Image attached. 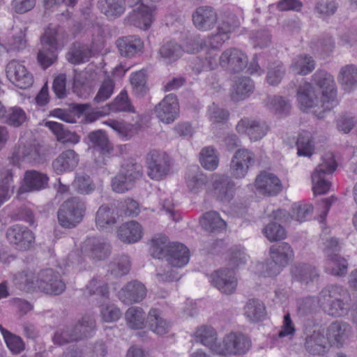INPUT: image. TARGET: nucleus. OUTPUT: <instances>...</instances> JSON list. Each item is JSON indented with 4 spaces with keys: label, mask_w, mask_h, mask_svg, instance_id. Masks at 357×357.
<instances>
[{
    "label": "nucleus",
    "mask_w": 357,
    "mask_h": 357,
    "mask_svg": "<svg viewBox=\"0 0 357 357\" xmlns=\"http://www.w3.org/2000/svg\"><path fill=\"white\" fill-rule=\"evenodd\" d=\"M318 305L328 315L341 317L348 314L352 306L349 290L341 285L329 284L319 293L317 298L307 296L297 301V313L301 317L311 316Z\"/></svg>",
    "instance_id": "nucleus-1"
},
{
    "label": "nucleus",
    "mask_w": 357,
    "mask_h": 357,
    "mask_svg": "<svg viewBox=\"0 0 357 357\" xmlns=\"http://www.w3.org/2000/svg\"><path fill=\"white\" fill-rule=\"evenodd\" d=\"M150 252L153 257L165 259L173 267L185 266L190 259V251L183 243H169L166 236L152 240Z\"/></svg>",
    "instance_id": "nucleus-2"
},
{
    "label": "nucleus",
    "mask_w": 357,
    "mask_h": 357,
    "mask_svg": "<svg viewBox=\"0 0 357 357\" xmlns=\"http://www.w3.org/2000/svg\"><path fill=\"white\" fill-rule=\"evenodd\" d=\"M26 291L38 290L47 294L59 295L66 289V284L60 274L52 268L40 271L38 275H25L22 282Z\"/></svg>",
    "instance_id": "nucleus-3"
},
{
    "label": "nucleus",
    "mask_w": 357,
    "mask_h": 357,
    "mask_svg": "<svg viewBox=\"0 0 357 357\" xmlns=\"http://www.w3.org/2000/svg\"><path fill=\"white\" fill-rule=\"evenodd\" d=\"M312 82L319 87L321 94V107H317L313 113L319 119H324V114L331 111L337 105L335 81L333 76L324 70H318L312 75Z\"/></svg>",
    "instance_id": "nucleus-4"
},
{
    "label": "nucleus",
    "mask_w": 357,
    "mask_h": 357,
    "mask_svg": "<svg viewBox=\"0 0 357 357\" xmlns=\"http://www.w3.org/2000/svg\"><path fill=\"white\" fill-rule=\"evenodd\" d=\"M63 29L60 26L50 24L41 36L42 47L37 59L40 65L46 69L57 59L58 51L62 47L60 40L63 37Z\"/></svg>",
    "instance_id": "nucleus-5"
},
{
    "label": "nucleus",
    "mask_w": 357,
    "mask_h": 357,
    "mask_svg": "<svg viewBox=\"0 0 357 357\" xmlns=\"http://www.w3.org/2000/svg\"><path fill=\"white\" fill-rule=\"evenodd\" d=\"M86 210V202L79 197L67 199L57 211L59 224L63 228L72 229L83 220Z\"/></svg>",
    "instance_id": "nucleus-6"
},
{
    "label": "nucleus",
    "mask_w": 357,
    "mask_h": 357,
    "mask_svg": "<svg viewBox=\"0 0 357 357\" xmlns=\"http://www.w3.org/2000/svg\"><path fill=\"white\" fill-rule=\"evenodd\" d=\"M143 176L142 166L133 161L122 165L119 172L112 180V188L118 193L125 192L132 189L136 181Z\"/></svg>",
    "instance_id": "nucleus-7"
},
{
    "label": "nucleus",
    "mask_w": 357,
    "mask_h": 357,
    "mask_svg": "<svg viewBox=\"0 0 357 357\" xmlns=\"http://www.w3.org/2000/svg\"><path fill=\"white\" fill-rule=\"evenodd\" d=\"M337 168V162L332 153H326L321 162L312 174V190L314 195L326 194L331 188V183L326 176L331 174Z\"/></svg>",
    "instance_id": "nucleus-8"
},
{
    "label": "nucleus",
    "mask_w": 357,
    "mask_h": 357,
    "mask_svg": "<svg viewBox=\"0 0 357 357\" xmlns=\"http://www.w3.org/2000/svg\"><path fill=\"white\" fill-rule=\"evenodd\" d=\"M147 175L151 179L160 181L165 178L170 169V159L163 151L153 149L146 155Z\"/></svg>",
    "instance_id": "nucleus-9"
},
{
    "label": "nucleus",
    "mask_w": 357,
    "mask_h": 357,
    "mask_svg": "<svg viewBox=\"0 0 357 357\" xmlns=\"http://www.w3.org/2000/svg\"><path fill=\"white\" fill-rule=\"evenodd\" d=\"M251 347L250 339L243 333H230L225 336L222 342L218 344L215 354L222 356L241 355Z\"/></svg>",
    "instance_id": "nucleus-10"
},
{
    "label": "nucleus",
    "mask_w": 357,
    "mask_h": 357,
    "mask_svg": "<svg viewBox=\"0 0 357 357\" xmlns=\"http://www.w3.org/2000/svg\"><path fill=\"white\" fill-rule=\"evenodd\" d=\"M324 245V252L327 256L328 266L326 268V271L334 275H345L347 271V262L336 253L339 251L337 239L335 238H328L325 241Z\"/></svg>",
    "instance_id": "nucleus-11"
},
{
    "label": "nucleus",
    "mask_w": 357,
    "mask_h": 357,
    "mask_svg": "<svg viewBox=\"0 0 357 357\" xmlns=\"http://www.w3.org/2000/svg\"><path fill=\"white\" fill-rule=\"evenodd\" d=\"M8 241L20 251L29 250L35 242V234L28 227L16 224L10 226L6 231Z\"/></svg>",
    "instance_id": "nucleus-12"
},
{
    "label": "nucleus",
    "mask_w": 357,
    "mask_h": 357,
    "mask_svg": "<svg viewBox=\"0 0 357 357\" xmlns=\"http://www.w3.org/2000/svg\"><path fill=\"white\" fill-rule=\"evenodd\" d=\"M305 350L312 355H323L328 349L330 343L328 337L323 330L314 329L310 331L307 327L304 329Z\"/></svg>",
    "instance_id": "nucleus-13"
},
{
    "label": "nucleus",
    "mask_w": 357,
    "mask_h": 357,
    "mask_svg": "<svg viewBox=\"0 0 357 357\" xmlns=\"http://www.w3.org/2000/svg\"><path fill=\"white\" fill-rule=\"evenodd\" d=\"M313 206L311 204L295 203L292 206L291 213L284 209H278L273 212L274 220L285 223L291 220L299 222L307 221L311 218Z\"/></svg>",
    "instance_id": "nucleus-14"
},
{
    "label": "nucleus",
    "mask_w": 357,
    "mask_h": 357,
    "mask_svg": "<svg viewBox=\"0 0 357 357\" xmlns=\"http://www.w3.org/2000/svg\"><path fill=\"white\" fill-rule=\"evenodd\" d=\"M220 65L227 70L238 73L248 66V57L240 50L229 48L225 50L220 56Z\"/></svg>",
    "instance_id": "nucleus-15"
},
{
    "label": "nucleus",
    "mask_w": 357,
    "mask_h": 357,
    "mask_svg": "<svg viewBox=\"0 0 357 357\" xmlns=\"http://www.w3.org/2000/svg\"><path fill=\"white\" fill-rule=\"evenodd\" d=\"M155 10L154 6H148L142 3L139 8L133 9L128 14L125 21L140 29L147 30L153 22Z\"/></svg>",
    "instance_id": "nucleus-16"
},
{
    "label": "nucleus",
    "mask_w": 357,
    "mask_h": 357,
    "mask_svg": "<svg viewBox=\"0 0 357 357\" xmlns=\"http://www.w3.org/2000/svg\"><path fill=\"white\" fill-rule=\"evenodd\" d=\"M16 156L22 162H29L32 165H43L49 159L47 149L40 144L20 147Z\"/></svg>",
    "instance_id": "nucleus-17"
},
{
    "label": "nucleus",
    "mask_w": 357,
    "mask_h": 357,
    "mask_svg": "<svg viewBox=\"0 0 357 357\" xmlns=\"http://www.w3.org/2000/svg\"><path fill=\"white\" fill-rule=\"evenodd\" d=\"M157 117L163 123H171L178 115L177 98L173 94L166 96L155 107Z\"/></svg>",
    "instance_id": "nucleus-18"
},
{
    "label": "nucleus",
    "mask_w": 357,
    "mask_h": 357,
    "mask_svg": "<svg viewBox=\"0 0 357 357\" xmlns=\"http://www.w3.org/2000/svg\"><path fill=\"white\" fill-rule=\"evenodd\" d=\"M211 283L219 291L225 294L234 292L237 281L231 268H222L211 275Z\"/></svg>",
    "instance_id": "nucleus-19"
},
{
    "label": "nucleus",
    "mask_w": 357,
    "mask_h": 357,
    "mask_svg": "<svg viewBox=\"0 0 357 357\" xmlns=\"http://www.w3.org/2000/svg\"><path fill=\"white\" fill-rule=\"evenodd\" d=\"M254 162V154L247 149L238 150L230 164L231 174L236 178H244L250 165Z\"/></svg>",
    "instance_id": "nucleus-20"
},
{
    "label": "nucleus",
    "mask_w": 357,
    "mask_h": 357,
    "mask_svg": "<svg viewBox=\"0 0 357 357\" xmlns=\"http://www.w3.org/2000/svg\"><path fill=\"white\" fill-rule=\"evenodd\" d=\"M82 252L95 261H101L109 255L110 245L102 238L90 237L85 241Z\"/></svg>",
    "instance_id": "nucleus-21"
},
{
    "label": "nucleus",
    "mask_w": 357,
    "mask_h": 357,
    "mask_svg": "<svg viewBox=\"0 0 357 357\" xmlns=\"http://www.w3.org/2000/svg\"><path fill=\"white\" fill-rule=\"evenodd\" d=\"M146 295L145 286L137 280L128 282L118 292L119 300L126 305L141 302Z\"/></svg>",
    "instance_id": "nucleus-22"
},
{
    "label": "nucleus",
    "mask_w": 357,
    "mask_h": 357,
    "mask_svg": "<svg viewBox=\"0 0 357 357\" xmlns=\"http://www.w3.org/2000/svg\"><path fill=\"white\" fill-rule=\"evenodd\" d=\"M7 77L20 89H26L32 85L33 80L31 73L27 72L26 68L17 62L13 60L6 66Z\"/></svg>",
    "instance_id": "nucleus-23"
},
{
    "label": "nucleus",
    "mask_w": 357,
    "mask_h": 357,
    "mask_svg": "<svg viewBox=\"0 0 357 357\" xmlns=\"http://www.w3.org/2000/svg\"><path fill=\"white\" fill-rule=\"evenodd\" d=\"M79 161V155L73 149H68L61 153L52 163L53 171L58 175L71 172L77 167Z\"/></svg>",
    "instance_id": "nucleus-24"
},
{
    "label": "nucleus",
    "mask_w": 357,
    "mask_h": 357,
    "mask_svg": "<svg viewBox=\"0 0 357 357\" xmlns=\"http://www.w3.org/2000/svg\"><path fill=\"white\" fill-rule=\"evenodd\" d=\"M85 142L90 149L99 152L103 156H108L113 152V146L106 132L102 130L89 132L85 138Z\"/></svg>",
    "instance_id": "nucleus-25"
},
{
    "label": "nucleus",
    "mask_w": 357,
    "mask_h": 357,
    "mask_svg": "<svg viewBox=\"0 0 357 357\" xmlns=\"http://www.w3.org/2000/svg\"><path fill=\"white\" fill-rule=\"evenodd\" d=\"M217 20V13L211 6H200L192 14L193 24L200 31L213 29Z\"/></svg>",
    "instance_id": "nucleus-26"
},
{
    "label": "nucleus",
    "mask_w": 357,
    "mask_h": 357,
    "mask_svg": "<svg viewBox=\"0 0 357 357\" xmlns=\"http://www.w3.org/2000/svg\"><path fill=\"white\" fill-rule=\"evenodd\" d=\"M257 190L263 195L274 196L282 190L280 180L273 174L262 172L255 180Z\"/></svg>",
    "instance_id": "nucleus-27"
},
{
    "label": "nucleus",
    "mask_w": 357,
    "mask_h": 357,
    "mask_svg": "<svg viewBox=\"0 0 357 357\" xmlns=\"http://www.w3.org/2000/svg\"><path fill=\"white\" fill-rule=\"evenodd\" d=\"M236 130L238 133L247 135L251 140L257 141L266 135L268 126L264 122L244 119L236 125Z\"/></svg>",
    "instance_id": "nucleus-28"
},
{
    "label": "nucleus",
    "mask_w": 357,
    "mask_h": 357,
    "mask_svg": "<svg viewBox=\"0 0 357 357\" xmlns=\"http://www.w3.org/2000/svg\"><path fill=\"white\" fill-rule=\"evenodd\" d=\"M291 273L294 280L305 285L318 282L320 276L319 271L309 264H295Z\"/></svg>",
    "instance_id": "nucleus-29"
},
{
    "label": "nucleus",
    "mask_w": 357,
    "mask_h": 357,
    "mask_svg": "<svg viewBox=\"0 0 357 357\" xmlns=\"http://www.w3.org/2000/svg\"><path fill=\"white\" fill-rule=\"evenodd\" d=\"M116 47L122 56L131 58L142 52L144 43L136 36L119 38L116 41Z\"/></svg>",
    "instance_id": "nucleus-30"
},
{
    "label": "nucleus",
    "mask_w": 357,
    "mask_h": 357,
    "mask_svg": "<svg viewBox=\"0 0 357 357\" xmlns=\"http://www.w3.org/2000/svg\"><path fill=\"white\" fill-rule=\"evenodd\" d=\"M49 178L45 174L36 170H29L25 172L24 185L18 190V193L33 190H40L47 186Z\"/></svg>",
    "instance_id": "nucleus-31"
},
{
    "label": "nucleus",
    "mask_w": 357,
    "mask_h": 357,
    "mask_svg": "<svg viewBox=\"0 0 357 357\" xmlns=\"http://www.w3.org/2000/svg\"><path fill=\"white\" fill-rule=\"evenodd\" d=\"M214 193L218 200L229 202L234 197L235 183L231 178L222 175L213 183Z\"/></svg>",
    "instance_id": "nucleus-32"
},
{
    "label": "nucleus",
    "mask_w": 357,
    "mask_h": 357,
    "mask_svg": "<svg viewBox=\"0 0 357 357\" xmlns=\"http://www.w3.org/2000/svg\"><path fill=\"white\" fill-rule=\"evenodd\" d=\"M119 238L127 243H133L139 241L142 236L141 225L136 221L123 223L117 231Z\"/></svg>",
    "instance_id": "nucleus-33"
},
{
    "label": "nucleus",
    "mask_w": 357,
    "mask_h": 357,
    "mask_svg": "<svg viewBox=\"0 0 357 357\" xmlns=\"http://www.w3.org/2000/svg\"><path fill=\"white\" fill-rule=\"evenodd\" d=\"M193 336L196 342L201 343L215 353L219 343L217 342V332L212 326L203 325L198 327Z\"/></svg>",
    "instance_id": "nucleus-34"
},
{
    "label": "nucleus",
    "mask_w": 357,
    "mask_h": 357,
    "mask_svg": "<svg viewBox=\"0 0 357 357\" xmlns=\"http://www.w3.org/2000/svg\"><path fill=\"white\" fill-rule=\"evenodd\" d=\"M254 84L248 77H241L234 81L231 89V98L238 102L248 98L253 92Z\"/></svg>",
    "instance_id": "nucleus-35"
},
{
    "label": "nucleus",
    "mask_w": 357,
    "mask_h": 357,
    "mask_svg": "<svg viewBox=\"0 0 357 357\" xmlns=\"http://www.w3.org/2000/svg\"><path fill=\"white\" fill-rule=\"evenodd\" d=\"M297 99L303 109L315 108L319 102L317 94L310 83L300 86L297 91Z\"/></svg>",
    "instance_id": "nucleus-36"
},
{
    "label": "nucleus",
    "mask_w": 357,
    "mask_h": 357,
    "mask_svg": "<svg viewBox=\"0 0 357 357\" xmlns=\"http://www.w3.org/2000/svg\"><path fill=\"white\" fill-rule=\"evenodd\" d=\"M91 56V50L84 44L75 43L66 54L68 61L74 65L87 62Z\"/></svg>",
    "instance_id": "nucleus-37"
},
{
    "label": "nucleus",
    "mask_w": 357,
    "mask_h": 357,
    "mask_svg": "<svg viewBox=\"0 0 357 357\" xmlns=\"http://www.w3.org/2000/svg\"><path fill=\"white\" fill-rule=\"evenodd\" d=\"M315 66V61L311 56L300 54L292 59L289 69L296 74L306 75L314 70Z\"/></svg>",
    "instance_id": "nucleus-38"
},
{
    "label": "nucleus",
    "mask_w": 357,
    "mask_h": 357,
    "mask_svg": "<svg viewBox=\"0 0 357 357\" xmlns=\"http://www.w3.org/2000/svg\"><path fill=\"white\" fill-rule=\"evenodd\" d=\"M270 256L271 259L284 267L294 257V252L289 244L282 242L271 247Z\"/></svg>",
    "instance_id": "nucleus-39"
},
{
    "label": "nucleus",
    "mask_w": 357,
    "mask_h": 357,
    "mask_svg": "<svg viewBox=\"0 0 357 357\" xmlns=\"http://www.w3.org/2000/svg\"><path fill=\"white\" fill-rule=\"evenodd\" d=\"M244 314L250 321H261L266 315V307L259 299H250L244 307Z\"/></svg>",
    "instance_id": "nucleus-40"
},
{
    "label": "nucleus",
    "mask_w": 357,
    "mask_h": 357,
    "mask_svg": "<svg viewBox=\"0 0 357 357\" xmlns=\"http://www.w3.org/2000/svg\"><path fill=\"white\" fill-rule=\"evenodd\" d=\"M188 189L195 193L202 190L208 181L207 176L204 174L197 166L189 169L185 176Z\"/></svg>",
    "instance_id": "nucleus-41"
},
{
    "label": "nucleus",
    "mask_w": 357,
    "mask_h": 357,
    "mask_svg": "<svg viewBox=\"0 0 357 357\" xmlns=\"http://www.w3.org/2000/svg\"><path fill=\"white\" fill-rule=\"evenodd\" d=\"M203 229L209 232H221L226 228V222L216 211L204 213L200 220Z\"/></svg>",
    "instance_id": "nucleus-42"
},
{
    "label": "nucleus",
    "mask_w": 357,
    "mask_h": 357,
    "mask_svg": "<svg viewBox=\"0 0 357 357\" xmlns=\"http://www.w3.org/2000/svg\"><path fill=\"white\" fill-rule=\"evenodd\" d=\"M45 126L56 135L57 139L62 143L77 144L79 142L80 137L75 132H73L64 128V126L55 121H47Z\"/></svg>",
    "instance_id": "nucleus-43"
},
{
    "label": "nucleus",
    "mask_w": 357,
    "mask_h": 357,
    "mask_svg": "<svg viewBox=\"0 0 357 357\" xmlns=\"http://www.w3.org/2000/svg\"><path fill=\"white\" fill-rule=\"evenodd\" d=\"M298 156L311 157L314 153V142L310 132L303 130L297 137L296 142Z\"/></svg>",
    "instance_id": "nucleus-44"
},
{
    "label": "nucleus",
    "mask_w": 357,
    "mask_h": 357,
    "mask_svg": "<svg viewBox=\"0 0 357 357\" xmlns=\"http://www.w3.org/2000/svg\"><path fill=\"white\" fill-rule=\"evenodd\" d=\"M149 328L155 333L162 335L167 333L170 328V324L162 319L160 311L158 309H151L147 317Z\"/></svg>",
    "instance_id": "nucleus-45"
},
{
    "label": "nucleus",
    "mask_w": 357,
    "mask_h": 357,
    "mask_svg": "<svg viewBox=\"0 0 357 357\" xmlns=\"http://www.w3.org/2000/svg\"><path fill=\"white\" fill-rule=\"evenodd\" d=\"M74 328L79 340L91 337L96 330V320L93 316H84L74 326Z\"/></svg>",
    "instance_id": "nucleus-46"
},
{
    "label": "nucleus",
    "mask_w": 357,
    "mask_h": 357,
    "mask_svg": "<svg viewBox=\"0 0 357 357\" xmlns=\"http://www.w3.org/2000/svg\"><path fill=\"white\" fill-rule=\"evenodd\" d=\"M338 80L345 91L353 90L357 86V66L349 64L342 67L338 76Z\"/></svg>",
    "instance_id": "nucleus-47"
},
{
    "label": "nucleus",
    "mask_w": 357,
    "mask_h": 357,
    "mask_svg": "<svg viewBox=\"0 0 357 357\" xmlns=\"http://www.w3.org/2000/svg\"><path fill=\"white\" fill-rule=\"evenodd\" d=\"M351 333L350 326L343 321H334L328 328V339H332L337 344H342Z\"/></svg>",
    "instance_id": "nucleus-48"
},
{
    "label": "nucleus",
    "mask_w": 357,
    "mask_h": 357,
    "mask_svg": "<svg viewBox=\"0 0 357 357\" xmlns=\"http://www.w3.org/2000/svg\"><path fill=\"white\" fill-rule=\"evenodd\" d=\"M117 214L114 208L109 204L101 205L96 214V224L100 228L112 226L116 222Z\"/></svg>",
    "instance_id": "nucleus-49"
},
{
    "label": "nucleus",
    "mask_w": 357,
    "mask_h": 357,
    "mask_svg": "<svg viewBox=\"0 0 357 357\" xmlns=\"http://www.w3.org/2000/svg\"><path fill=\"white\" fill-rule=\"evenodd\" d=\"M15 185L13 184V174L12 170L6 169L2 173L0 180V207L13 195Z\"/></svg>",
    "instance_id": "nucleus-50"
},
{
    "label": "nucleus",
    "mask_w": 357,
    "mask_h": 357,
    "mask_svg": "<svg viewBox=\"0 0 357 357\" xmlns=\"http://www.w3.org/2000/svg\"><path fill=\"white\" fill-rule=\"evenodd\" d=\"M265 106L278 115H287L291 110V104L282 96H268L264 101Z\"/></svg>",
    "instance_id": "nucleus-51"
},
{
    "label": "nucleus",
    "mask_w": 357,
    "mask_h": 357,
    "mask_svg": "<svg viewBox=\"0 0 357 357\" xmlns=\"http://www.w3.org/2000/svg\"><path fill=\"white\" fill-rule=\"evenodd\" d=\"M183 52L182 47L176 42L170 41L165 43L159 49L158 53L167 63L179 59Z\"/></svg>",
    "instance_id": "nucleus-52"
},
{
    "label": "nucleus",
    "mask_w": 357,
    "mask_h": 357,
    "mask_svg": "<svg viewBox=\"0 0 357 357\" xmlns=\"http://www.w3.org/2000/svg\"><path fill=\"white\" fill-rule=\"evenodd\" d=\"M199 161L205 169L209 171L215 170L219 164L217 150L211 146L203 148L200 152Z\"/></svg>",
    "instance_id": "nucleus-53"
},
{
    "label": "nucleus",
    "mask_w": 357,
    "mask_h": 357,
    "mask_svg": "<svg viewBox=\"0 0 357 357\" xmlns=\"http://www.w3.org/2000/svg\"><path fill=\"white\" fill-rule=\"evenodd\" d=\"M10 217L13 220L24 222L31 227L36 228L38 226L35 213L28 206L22 205L17 207L12 212Z\"/></svg>",
    "instance_id": "nucleus-54"
},
{
    "label": "nucleus",
    "mask_w": 357,
    "mask_h": 357,
    "mask_svg": "<svg viewBox=\"0 0 357 357\" xmlns=\"http://www.w3.org/2000/svg\"><path fill=\"white\" fill-rule=\"evenodd\" d=\"M26 120L25 112L20 107H13L6 109L1 121L2 123L17 128L22 126Z\"/></svg>",
    "instance_id": "nucleus-55"
},
{
    "label": "nucleus",
    "mask_w": 357,
    "mask_h": 357,
    "mask_svg": "<svg viewBox=\"0 0 357 357\" xmlns=\"http://www.w3.org/2000/svg\"><path fill=\"white\" fill-rule=\"evenodd\" d=\"M130 268V261L129 257L122 255L110 262L108 272L114 277H121L128 274Z\"/></svg>",
    "instance_id": "nucleus-56"
},
{
    "label": "nucleus",
    "mask_w": 357,
    "mask_h": 357,
    "mask_svg": "<svg viewBox=\"0 0 357 357\" xmlns=\"http://www.w3.org/2000/svg\"><path fill=\"white\" fill-rule=\"evenodd\" d=\"M130 83L132 86V93L137 97L144 96L149 91L146 86V73L143 70L132 73Z\"/></svg>",
    "instance_id": "nucleus-57"
},
{
    "label": "nucleus",
    "mask_w": 357,
    "mask_h": 357,
    "mask_svg": "<svg viewBox=\"0 0 357 357\" xmlns=\"http://www.w3.org/2000/svg\"><path fill=\"white\" fill-rule=\"evenodd\" d=\"M126 319L130 328H142L145 321L144 312L139 307H131L126 312Z\"/></svg>",
    "instance_id": "nucleus-58"
},
{
    "label": "nucleus",
    "mask_w": 357,
    "mask_h": 357,
    "mask_svg": "<svg viewBox=\"0 0 357 357\" xmlns=\"http://www.w3.org/2000/svg\"><path fill=\"white\" fill-rule=\"evenodd\" d=\"M286 74V68L281 61H276L271 64L266 75L267 82L272 86L279 84Z\"/></svg>",
    "instance_id": "nucleus-59"
},
{
    "label": "nucleus",
    "mask_w": 357,
    "mask_h": 357,
    "mask_svg": "<svg viewBox=\"0 0 357 357\" xmlns=\"http://www.w3.org/2000/svg\"><path fill=\"white\" fill-rule=\"evenodd\" d=\"M105 6L101 8L102 13L111 18H116L124 13L126 6L123 0H105Z\"/></svg>",
    "instance_id": "nucleus-60"
},
{
    "label": "nucleus",
    "mask_w": 357,
    "mask_h": 357,
    "mask_svg": "<svg viewBox=\"0 0 357 357\" xmlns=\"http://www.w3.org/2000/svg\"><path fill=\"white\" fill-rule=\"evenodd\" d=\"M266 238L273 242L282 240L286 236L285 229L280 223L271 222L266 225L262 230Z\"/></svg>",
    "instance_id": "nucleus-61"
},
{
    "label": "nucleus",
    "mask_w": 357,
    "mask_h": 357,
    "mask_svg": "<svg viewBox=\"0 0 357 357\" xmlns=\"http://www.w3.org/2000/svg\"><path fill=\"white\" fill-rule=\"evenodd\" d=\"M107 109H109V112H135L134 107L131 105L126 91L121 92L120 94L116 97Z\"/></svg>",
    "instance_id": "nucleus-62"
},
{
    "label": "nucleus",
    "mask_w": 357,
    "mask_h": 357,
    "mask_svg": "<svg viewBox=\"0 0 357 357\" xmlns=\"http://www.w3.org/2000/svg\"><path fill=\"white\" fill-rule=\"evenodd\" d=\"M73 186L75 190L82 195L91 194L96 188L92 179L87 174L77 176L74 180Z\"/></svg>",
    "instance_id": "nucleus-63"
},
{
    "label": "nucleus",
    "mask_w": 357,
    "mask_h": 357,
    "mask_svg": "<svg viewBox=\"0 0 357 357\" xmlns=\"http://www.w3.org/2000/svg\"><path fill=\"white\" fill-rule=\"evenodd\" d=\"M335 47L334 40L328 34H323L319 38L311 43V47L316 52L328 53Z\"/></svg>",
    "instance_id": "nucleus-64"
}]
</instances>
